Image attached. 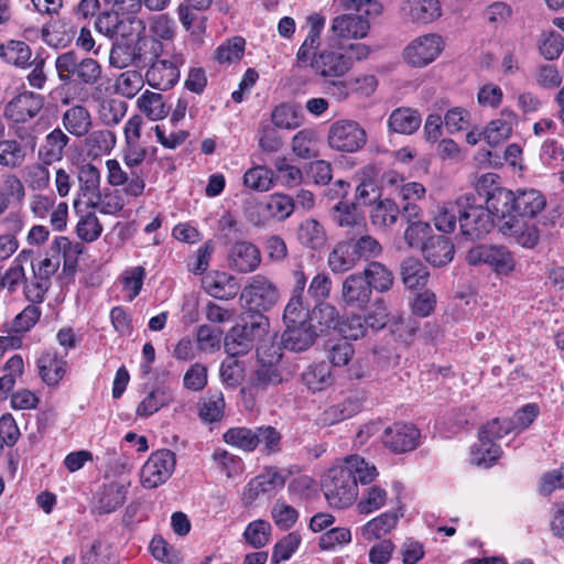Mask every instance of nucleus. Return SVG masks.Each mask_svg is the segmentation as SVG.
<instances>
[{
    "mask_svg": "<svg viewBox=\"0 0 564 564\" xmlns=\"http://www.w3.org/2000/svg\"><path fill=\"white\" fill-rule=\"evenodd\" d=\"M377 476L378 470L373 464L359 455H350L340 465L327 470L322 480V489L330 507L344 509L356 501L358 482L370 484Z\"/></svg>",
    "mask_w": 564,
    "mask_h": 564,
    "instance_id": "1",
    "label": "nucleus"
},
{
    "mask_svg": "<svg viewBox=\"0 0 564 564\" xmlns=\"http://www.w3.org/2000/svg\"><path fill=\"white\" fill-rule=\"evenodd\" d=\"M61 104L67 106L88 96L87 87L97 85L102 76L100 63L93 57H82L74 51L59 54L55 59Z\"/></svg>",
    "mask_w": 564,
    "mask_h": 564,
    "instance_id": "2",
    "label": "nucleus"
},
{
    "mask_svg": "<svg viewBox=\"0 0 564 564\" xmlns=\"http://www.w3.org/2000/svg\"><path fill=\"white\" fill-rule=\"evenodd\" d=\"M489 215L499 219L500 231L524 248H533L539 241V230L534 225L519 218L514 214V193L507 189H496L491 196L482 199Z\"/></svg>",
    "mask_w": 564,
    "mask_h": 564,
    "instance_id": "3",
    "label": "nucleus"
},
{
    "mask_svg": "<svg viewBox=\"0 0 564 564\" xmlns=\"http://www.w3.org/2000/svg\"><path fill=\"white\" fill-rule=\"evenodd\" d=\"M269 328V319L262 313H245L240 323L225 336V350L230 356L249 352L257 339L263 337Z\"/></svg>",
    "mask_w": 564,
    "mask_h": 564,
    "instance_id": "4",
    "label": "nucleus"
},
{
    "mask_svg": "<svg viewBox=\"0 0 564 564\" xmlns=\"http://www.w3.org/2000/svg\"><path fill=\"white\" fill-rule=\"evenodd\" d=\"M460 232L469 240L482 239L494 228V219L481 197L462 195L456 199Z\"/></svg>",
    "mask_w": 564,
    "mask_h": 564,
    "instance_id": "5",
    "label": "nucleus"
},
{
    "mask_svg": "<svg viewBox=\"0 0 564 564\" xmlns=\"http://www.w3.org/2000/svg\"><path fill=\"white\" fill-rule=\"evenodd\" d=\"M240 299L248 306L247 313H261L271 310L280 299L276 285L267 276L257 274L250 278Z\"/></svg>",
    "mask_w": 564,
    "mask_h": 564,
    "instance_id": "6",
    "label": "nucleus"
},
{
    "mask_svg": "<svg viewBox=\"0 0 564 564\" xmlns=\"http://www.w3.org/2000/svg\"><path fill=\"white\" fill-rule=\"evenodd\" d=\"M327 141L335 151L354 153L366 145L367 132L355 120H337L329 127Z\"/></svg>",
    "mask_w": 564,
    "mask_h": 564,
    "instance_id": "7",
    "label": "nucleus"
},
{
    "mask_svg": "<svg viewBox=\"0 0 564 564\" xmlns=\"http://www.w3.org/2000/svg\"><path fill=\"white\" fill-rule=\"evenodd\" d=\"M469 264H488L496 273L508 275L516 268V260L511 251L503 246L479 245L467 253Z\"/></svg>",
    "mask_w": 564,
    "mask_h": 564,
    "instance_id": "8",
    "label": "nucleus"
},
{
    "mask_svg": "<svg viewBox=\"0 0 564 564\" xmlns=\"http://www.w3.org/2000/svg\"><path fill=\"white\" fill-rule=\"evenodd\" d=\"M288 476V473L275 466L264 467L247 484L242 492L243 505L251 506L261 496L274 495L284 487Z\"/></svg>",
    "mask_w": 564,
    "mask_h": 564,
    "instance_id": "9",
    "label": "nucleus"
},
{
    "mask_svg": "<svg viewBox=\"0 0 564 564\" xmlns=\"http://www.w3.org/2000/svg\"><path fill=\"white\" fill-rule=\"evenodd\" d=\"M175 454L170 449H160L151 454L141 469V484L153 489L164 484L175 469Z\"/></svg>",
    "mask_w": 564,
    "mask_h": 564,
    "instance_id": "10",
    "label": "nucleus"
},
{
    "mask_svg": "<svg viewBox=\"0 0 564 564\" xmlns=\"http://www.w3.org/2000/svg\"><path fill=\"white\" fill-rule=\"evenodd\" d=\"M442 37L435 33L421 35L413 40L404 50V59L414 67H423L432 63L443 51Z\"/></svg>",
    "mask_w": 564,
    "mask_h": 564,
    "instance_id": "11",
    "label": "nucleus"
},
{
    "mask_svg": "<svg viewBox=\"0 0 564 564\" xmlns=\"http://www.w3.org/2000/svg\"><path fill=\"white\" fill-rule=\"evenodd\" d=\"M185 63L182 54H174L171 59H158L150 64L145 73L147 83L159 90L174 87L180 79V66Z\"/></svg>",
    "mask_w": 564,
    "mask_h": 564,
    "instance_id": "12",
    "label": "nucleus"
},
{
    "mask_svg": "<svg viewBox=\"0 0 564 564\" xmlns=\"http://www.w3.org/2000/svg\"><path fill=\"white\" fill-rule=\"evenodd\" d=\"M44 107V97L33 91H23L14 96L4 107V116L17 123L35 118Z\"/></svg>",
    "mask_w": 564,
    "mask_h": 564,
    "instance_id": "13",
    "label": "nucleus"
},
{
    "mask_svg": "<svg viewBox=\"0 0 564 564\" xmlns=\"http://www.w3.org/2000/svg\"><path fill=\"white\" fill-rule=\"evenodd\" d=\"M270 350H272V354L268 356V359L264 354H258L259 365L251 379V391H262L270 386H276L283 381L282 372L279 367L282 358L280 348L272 346Z\"/></svg>",
    "mask_w": 564,
    "mask_h": 564,
    "instance_id": "14",
    "label": "nucleus"
},
{
    "mask_svg": "<svg viewBox=\"0 0 564 564\" xmlns=\"http://www.w3.org/2000/svg\"><path fill=\"white\" fill-rule=\"evenodd\" d=\"M421 433L410 423L397 422L384 430L383 445L395 454L415 449L420 444Z\"/></svg>",
    "mask_w": 564,
    "mask_h": 564,
    "instance_id": "15",
    "label": "nucleus"
},
{
    "mask_svg": "<svg viewBox=\"0 0 564 564\" xmlns=\"http://www.w3.org/2000/svg\"><path fill=\"white\" fill-rule=\"evenodd\" d=\"M354 66L352 55L343 51L324 50L314 55L311 67L323 77H340Z\"/></svg>",
    "mask_w": 564,
    "mask_h": 564,
    "instance_id": "16",
    "label": "nucleus"
},
{
    "mask_svg": "<svg viewBox=\"0 0 564 564\" xmlns=\"http://www.w3.org/2000/svg\"><path fill=\"white\" fill-rule=\"evenodd\" d=\"M400 15L406 23L425 25L442 17V6L440 0H404Z\"/></svg>",
    "mask_w": 564,
    "mask_h": 564,
    "instance_id": "17",
    "label": "nucleus"
},
{
    "mask_svg": "<svg viewBox=\"0 0 564 564\" xmlns=\"http://www.w3.org/2000/svg\"><path fill=\"white\" fill-rule=\"evenodd\" d=\"M106 166L108 170V183L111 186H123V193L131 197H139L143 194L145 180L142 173L134 171L126 172L115 159L108 160Z\"/></svg>",
    "mask_w": 564,
    "mask_h": 564,
    "instance_id": "18",
    "label": "nucleus"
},
{
    "mask_svg": "<svg viewBox=\"0 0 564 564\" xmlns=\"http://www.w3.org/2000/svg\"><path fill=\"white\" fill-rule=\"evenodd\" d=\"M370 29L369 20L362 14L344 13L332 21L330 31L337 40H358L367 36Z\"/></svg>",
    "mask_w": 564,
    "mask_h": 564,
    "instance_id": "19",
    "label": "nucleus"
},
{
    "mask_svg": "<svg viewBox=\"0 0 564 564\" xmlns=\"http://www.w3.org/2000/svg\"><path fill=\"white\" fill-rule=\"evenodd\" d=\"M229 267L239 273L256 271L261 263L259 248L249 241H237L228 250Z\"/></svg>",
    "mask_w": 564,
    "mask_h": 564,
    "instance_id": "20",
    "label": "nucleus"
},
{
    "mask_svg": "<svg viewBox=\"0 0 564 564\" xmlns=\"http://www.w3.org/2000/svg\"><path fill=\"white\" fill-rule=\"evenodd\" d=\"M372 291L361 273L348 275L341 285V299L347 306L364 308L370 302Z\"/></svg>",
    "mask_w": 564,
    "mask_h": 564,
    "instance_id": "21",
    "label": "nucleus"
},
{
    "mask_svg": "<svg viewBox=\"0 0 564 564\" xmlns=\"http://www.w3.org/2000/svg\"><path fill=\"white\" fill-rule=\"evenodd\" d=\"M70 142L69 135L61 128H55L48 132L43 143L40 145L37 156L44 165H52L63 160L65 149Z\"/></svg>",
    "mask_w": 564,
    "mask_h": 564,
    "instance_id": "22",
    "label": "nucleus"
},
{
    "mask_svg": "<svg viewBox=\"0 0 564 564\" xmlns=\"http://www.w3.org/2000/svg\"><path fill=\"white\" fill-rule=\"evenodd\" d=\"M62 113L64 131L76 138L87 135L93 128V117L87 107L76 104L69 105Z\"/></svg>",
    "mask_w": 564,
    "mask_h": 564,
    "instance_id": "23",
    "label": "nucleus"
},
{
    "mask_svg": "<svg viewBox=\"0 0 564 564\" xmlns=\"http://www.w3.org/2000/svg\"><path fill=\"white\" fill-rule=\"evenodd\" d=\"M454 245L444 236H432L422 246V252L427 262L434 267L449 263L454 257Z\"/></svg>",
    "mask_w": 564,
    "mask_h": 564,
    "instance_id": "24",
    "label": "nucleus"
},
{
    "mask_svg": "<svg viewBox=\"0 0 564 564\" xmlns=\"http://www.w3.org/2000/svg\"><path fill=\"white\" fill-rule=\"evenodd\" d=\"M285 326L286 329L282 335L284 348L291 351L301 352L313 345L317 334L312 323Z\"/></svg>",
    "mask_w": 564,
    "mask_h": 564,
    "instance_id": "25",
    "label": "nucleus"
},
{
    "mask_svg": "<svg viewBox=\"0 0 564 564\" xmlns=\"http://www.w3.org/2000/svg\"><path fill=\"white\" fill-rule=\"evenodd\" d=\"M307 22L310 31L296 54L297 61L303 64H311L314 55H317L316 50L321 45V33L325 25V18L315 13L308 17Z\"/></svg>",
    "mask_w": 564,
    "mask_h": 564,
    "instance_id": "26",
    "label": "nucleus"
},
{
    "mask_svg": "<svg viewBox=\"0 0 564 564\" xmlns=\"http://www.w3.org/2000/svg\"><path fill=\"white\" fill-rule=\"evenodd\" d=\"M296 239L301 246L311 250H321L327 242L324 226L314 218L304 219L296 229Z\"/></svg>",
    "mask_w": 564,
    "mask_h": 564,
    "instance_id": "27",
    "label": "nucleus"
},
{
    "mask_svg": "<svg viewBox=\"0 0 564 564\" xmlns=\"http://www.w3.org/2000/svg\"><path fill=\"white\" fill-rule=\"evenodd\" d=\"M501 116L502 118L491 120L484 130V139L491 147H496L507 140L518 121V116L512 110L505 109Z\"/></svg>",
    "mask_w": 564,
    "mask_h": 564,
    "instance_id": "28",
    "label": "nucleus"
},
{
    "mask_svg": "<svg viewBox=\"0 0 564 564\" xmlns=\"http://www.w3.org/2000/svg\"><path fill=\"white\" fill-rule=\"evenodd\" d=\"M39 375L47 386H56L65 376L67 361L56 352L46 351L37 359Z\"/></svg>",
    "mask_w": 564,
    "mask_h": 564,
    "instance_id": "29",
    "label": "nucleus"
},
{
    "mask_svg": "<svg viewBox=\"0 0 564 564\" xmlns=\"http://www.w3.org/2000/svg\"><path fill=\"white\" fill-rule=\"evenodd\" d=\"M422 117L416 109L399 107L394 109L388 120L391 131L400 134H412L421 126Z\"/></svg>",
    "mask_w": 564,
    "mask_h": 564,
    "instance_id": "30",
    "label": "nucleus"
},
{
    "mask_svg": "<svg viewBox=\"0 0 564 564\" xmlns=\"http://www.w3.org/2000/svg\"><path fill=\"white\" fill-rule=\"evenodd\" d=\"M356 204L339 202L332 208V219L340 227H347V235L357 231H367L366 223L361 215L356 212Z\"/></svg>",
    "mask_w": 564,
    "mask_h": 564,
    "instance_id": "31",
    "label": "nucleus"
},
{
    "mask_svg": "<svg viewBox=\"0 0 564 564\" xmlns=\"http://www.w3.org/2000/svg\"><path fill=\"white\" fill-rule=\"evenodd\" d=\"M544 206L545 199L536 189L519 191L514 194V214L523 220L534 217Z\"/></svg>",
    "mask_w": 564,
    "mask_h": 564,
    "instance_id": "32",
    "label": "nucleus"
},
{
    "mask_svg": "<svg viewBox=\"0 0 564 564\" xmlns=\"http://www.w3.org/2000/svg\"><path fill=\"white\" fill-rule=\"evenodd\" d=\"M52 250L62 252L63 272L73 276L77 270L78 258L84 251V245L72 242L67 237H56L52 241Z\"/></svg>",
    "mask_w": 564,
    "mask_h": 564,
    "instance_id": "33",
    "label": "nucleus"
},
{
    "mask_svg": "<svg viewBox=\"0 0 564 564\" xmlns=\"http://www.w3.org/2000/svg\"><path fill=\"white\" fill-rule=\"evenodd\" d=\"M85 137L84 147L89 158L97 159L109 153L116 144V135L107 129L89 131Z\"/></svg>",
    "mask_w": 564,
    "mask_h": 564,
    "instance_id": "34",
    "label": "nucleus"
},
{
    "mask_svg": "<svg viewBox=\"0 0 564 564\" xmlns=\"http://www.w3.org/2000/svg\"><path fill=\"white\" fill-rule=\"evenodd\" d=\"M128 489L124 485L111 482L99 494L96 511L99 514L111 513L120 508L127 499Z\"/></svg>",
    "mask_w": 564,
    "mask_h": 564,
    "instance_id": "35",
    "label": "nucleus"
},
{
    "mask_svg": "<svg viewBox=\"0 0 564 564\" xmlns=\"http://www.w3.org/2000/svg\"><path fill=\"white\" fill-rule=\"evenodd\" d=\"M361 274L369 283L371 291L384 293L391 290L394 284L393 272L378 261H370Z\"/></svg>",
    "mask_w": 564,
    "mask_h": 564,
    "instance_id": "36",
    "label": "nucleus"
},
{
    "mask_svg": "<svg viewBox=\"0 0 564 564\" xmlns=\"http://www.w3.org/2000/svg\"><path fill=\"white\" fill-rule=\"evenodd\" d=\"M315 322L314 329L325 333L330 329L339 330L340 316L337 308L326 302L316 304L311 311L310 323Z\"/></svg>",
    "mask_w": 564,
    "mask_h": 564,
    "instance_id": "37",
    "label": "nucleus"
},
{
    "mask_svg": "<svg viewBox=\"0 0 564 564\" xmlns=\"http://www.w3.org/2000/svg\"><path fill=\"white\" fill-rule=\"evenodd\" d=\"M358 262L360 260L370 261L382 253L381 243L366 231L352 232L348 238Z\"/></svg>",
    "mask_w": 564,
    "mask_h": 564,
    "instance_id": "38",
    "label": "nucleus"
},
{
    "mask_svg": "<svg viewBox=\"0 0 564 564\" xmlns=\"http://www.w3.org/2000/svg\"><path fill=\"white\" fill-rule=\"evenodd\" d=\"M302 382L314 393L327 389L334 383L329 365L321 362L308 366L302 373Z\"/></svg>",
    "mask_w": 564,
    "mask_h": 564,
    "instance_id": "39",
    "label": "nucleus"
},
{
    "mask_svg": "<svg viewBox=\"0 0 564 564\" xmlns=\"http://www.w3.org/2000/svg\"><path fill=\"white\" fill-rule=\"evenodd\" d=\"M327 263L334 273H344L357 265L358 260L348 239L335 246L328 254Z\"/></svg>",
    "mask_w": 564,
    "mask_h": 564,
    "instance_id": "40",
    "label": "nucleus"
},
{
    "mask_svg": "<svg viewBox=\"0 0 564 564\" xmlns=\"http://www.w3.org/2000/svg\"><path fill=\"white\" fill-rule=\"evenodd\" d=\"M402 516V513H398L395 511H388L371 519L361 528L364 539L372 541L388 534L393 528H395L399 518Z\"/></svg>",
    "mask_w": 564,
    "mask_h": 564,
    "instance_id": "41",
    "label": "nucleus"
},
{
    "mask_svg": "<svg viewBox=\"0 0 564 564\" xmlns=\"http://www.w3.org/2000/svg\"><path fill=\"white\" fill-rule=\"evenodd\" d=\"M295 200L283 193H274L268 196L262 204L263 212L276 221L286 220L295 210Z\"/></svg>",
    "mask_w": 564,
    "mask_h": 564,
    "instance_id": "42",
    "label": "nucleus"
},
{
    "mask_svg": "<svg viewBox=\"0 0 564 564\" xmlns=\"http://www.w3.org/2000/svg\"><path fill=\"white\" fill-rule=\"evenodd\" d=\"M109 64L115 68H126L130 65L137 66L134 42L131 39L121 36L112 43L109 53Z\"/></svg>",
    "mask_w": 564,
    "mask_h": 564,
    "instance_id": "43",
    "label": "nucleus"
},
{
    "mask_svg": "<svg viewBox=\"0 0 564 564\" xmlns=\"http://www.w3.org/2000/svg\"><path fill=\"white\" fill-rule=\"evenodd\" d=\"M401 278L408 289L424 286L427 282L429 271L423 262L416 258H406L401 263Z\"/></svg>",
    "mask_w": 564,
    "mask_h": 564,
    "instance_id": "44",
    "label": "nucleus"
},
{
    "mask_svg": "<svg viewBox=\"0 0 564 564\" xmlns=\"http://www.w3.org/2000/svg\"><path fill=\"white\" fill-rule=\"evenodd\" d=\"M32 51L23 41L10 40L2 45L1 58L15 67L28 68L32 66Z\"/></svg>",
    "mask_w": 564,
    "mask_h": 564,
    "instance_id": "45",
    "label": "nucleus"
},
{
    "mask_svg": "<svg viewBox=\"0 0 564 564\" xmlns=\"http://www.w3.org/2000/svg\"><path fill=\"white\" fill-rule=\"evenodd\" d=\"M137 67H142L158 61L163 53V44L160 40L150 35H139L134 41Z\"/></svg>",
    "mask_w": 564,
    "mask_h": 564,
    "instance_id": "46",
    "label": "nucleus"
},
{
    "mask_svg": "<svg viewBox=\"0 0 564 564\" xmlns=\"http://www.w3.org/2000/svg\"><path fill=\"white\" fill-rule=\"evenodd\" d=\"M400 215L399 206L391 199H380L370 210V220L375 227L388 228L394 225Z\"/></svg>",
    "mask_w": 564,
    "mask_h": 564,
    "instance_id": "47",
    "label": "nucleus"
},
{
    "mask_svg": "<svg viewBox=\"0 0 564 564\" xmlns=\"http://www.w3.org/2000/svg\"><path fill=\"white\" fill-rule=\"evenodd\" d=\"M138 107L151 120L163 119L170 111V107L164 102L163 96L159 93L145 90L138 98Z\"/></svg>",
    "mask_w": 564,
    "mask_h": 564,
    "instance_id": "48",
    "label": "nucleus"
},
{
    "mask_svg": "<svg viewBox=\"0 0 564 564\" xmlns=\"http://www.w3.org/2000/svg\"><path fill=\"white\" fill-rule=\"evenodd\" d=\"M26 159V150L15 139L0 140V165L11 170L23 165Z\"/></svg>",
    "mask_w": 564,
    "mask_h": 564,
    "instance_id": "49",
    "label": "nucleus"
},
{
    "mask_svg": "<svg viewBox=\"0 0 564 564\" xmlns=\"http://www.w3.org/2000/svg\"><path fill=\"white\" fill-rule=\"evenodd\" d=\"M198 415L206 423H215L224 417L225 399L221 392L204 397L198 404Z\"/></svg>",
    "mask_w": 564,
    "mask_h": 564,
    "instance_id": "50",
    "label": "nucleus"
},
{
    "mask_svg": "<svg viewBox=\"0 0 564 564\" xmlns=\"http://www.w3.org/2000/svg\"><path fill=\"white\" fill-rule=\"evenodd\" d=\"M205 289L209 295L220 300L231 299L237 294L235 278L226 273H216L214 278H207Z\"/></svg>",
    "mask_w": 564,
    "mask_h": 564,
    "instance_id": "51",
    "label": "nucleus"
},
{
    "mask_svg": "<svg viewBox=\"0 0 564 564\" xmlns=\"http://www.w3.org/2000/svg\"><path fill=\"white\" fill-rule=\"evenodd\" d=\"M311 310L304 296H290L284 311L283 322L285 325H301L310 323Z\"/></svg>",
    "mask_w": 564,
    "mask_h": 564,
    "instance_id": "52",
    "label": "nucleus"
},
{
    "mask_svg": "<svg viewBox=\"0 0 564 564\" xmlns=\"http://www.w3.org/2000/svg\"><path fill=\"white\" fill-rule=\"evenodd\" d=\"M223 440L226 444L242 449L243 452L250 453L257 448L256 432L249 427H231L224 433Z\"/></svg>",
    "mask_w": 564,
    "mask_h": 564,
    "instance_id": "53",
    "label": "nucleus"
},
{
    "mask_svg": "<svg viewBox=\"0 0 564 564\" xmlns=\"http://www.w3.org/2000/svg\"><path fill=\"white\" fill-rule=\"evenodd\" d=\"M24 370L23 359L20 355H14L7 360L3 366L4 375L0 377V401L8 398L13 389L17 378L22 376Z\"/></svg>",
    "mask_w": 564,
    "mask_h": 564,
    "instance_id": "54",
    "label": "nucleus"
},
{
    "mask_svg": "<svg viewBox=\"0 0 564 564\" xmlns=\"http://www.w3.org/2000/svg\"><path fill=\"white\" fill-rule=\"evenodd\" d=\"M271 120L275 128L293 130L301 126L302 117L295 106L280 104L273 109Z\"/></svg>",
    "mask_w": 564,
    "mask_h": 564,
    "instance_id": "55",
    "label": "nucleus"
},
{
    "mask_svg": "<svg viewBox=\"0 0 564 564\" xmlns=\"http://www.w3.org/2000/svg\"><path fill=\"white\" fill-rule=\"evenodd\" d=\"M360 411V402L354 398H347L343 402L332 405L323 413L324 422L333 425L357 414Z\"/></svg>",
    "mask_w": 564,
    "mask_h": 564,
    "instance_id": "56",
    "label": "nucleus"
},
{
    "mask_svg": "<svg viewBox=\"0 0 564 564\" xmlns=\"http://www.w3.org/2000/svg\"><path fill=\"white\" fill-rule=\"evenodd\" d=\"M271 531V524L265 520L259 519L247 525L243 532V538L250 546L260 549L267 545L270 541Z\"/></svg>",
    "mask_w": 564,
    "mask_h": 564,
    "instance_id": "57",
    "label": "nucleus"
},
{
    "mask_svg": "<svg viewBox=\"0 0 564 564\" xmlns=\"http://www.w3.org/2000/svg\"><path fill=\"white\" fill-rule=\"evenodd\" d=\"M501 455V448L494 441L479 440L471 449V462L477 466L490 467Z\"/></svg>",
    "mask_w": 564,
    "mask_h": 564,
    "instance_id": "58",
    "label": "nucleus"
},
{
    "mask_svg": "<svg viewBox=\"0 0 564 564\" xmlns=\"http://www.w3.org/2000/svg\"><path fill=\"white\" fill-rule=\"evenodd\" d=\"M243 184L253 191L267 192L273 185V172L262 165L249 169L243 175Z\"/></svg>",
    "mask_w": 564,
    "mask_h": 564,
    "instance_id": "59",
    "label": "nucleus"
},
{
    "mask_svg": "<svg viewBox=\"0 0 564 564\" xmlns=\"http://www.w3.org/2000/svg\"><path fill=\"white\" fill-rule=\"evenodd\" d=\"M254 432L257 438V447L262 445V453L271 455L279 453L282 449V435L275 427L271 425H262L256 427Z\"/></svg>",
    "mask_w": 564,
    "mask_h": 564,
    "instance_id": "60",
    "label": "nucleus"
},
{
    "mask_svg": "<svg viewBox=\"0 0 564 564\" xmlns=\"http://www.w3.org/2000/svg\"><path fill=\"white\" fill-rule=\"evenodd\" d=\"M143 77L140 72L129 69L122 72L116 79L115 88L118 94L127 98H133L143 86Z\"/></svg>",
    "mask_w": 564,
    "mask_h": 564,
    "instance_id": "61",
    "label": "nucleus"
},
{
    "mask_svg": "<svg viewBox=\"0 0 564 564\" xmlns=\"http://www.w3.org/2000/svg\"><path fill=\"white\" fill-rule=\"evenodd\" d=\"M292 150L301 159L317 156L315 133L312 130H300L292 139Z\"/></svg>",
    "mask_w": 564,
    "mask_h": 564,
    "instance_id": "62",
    "label": "nucleus"
},
{
    "mask_svg": "<svg viewBox=\"0 0 564 564\" xmlns=\"http://www.w3.org/2000/svg\"><path fill=\"white\" fill-rule=\"evenodd\" d=\"M171 397L160 388L153 389L149 394L139 403L137 414L139 416L148 417L161 408L169 404Z\"/></svg>",
    "mask_w": 564,
    "mask_h": 564,
    "instance_id": "63",
    "label": "nucleus"
},
{
    "mask_svg": "<svg viewBox=\"0 0 564 564\" xmlns=\"http://www.w3.org/2000/svg\"><path fill=\"white\" fill-rule=\"evenodd\" d=\"M386 501V489L380 486H371L366 490L365 495L358 502L357 509L361 514H369L383 507Z\"/></svg>",
    "mask_w": 564,
    "mask_h": 564,
    "instance_id": "64",
    "label": "nucleus"
}]
</instances>
